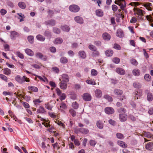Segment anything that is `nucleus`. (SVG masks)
I'll return each instance as SVG.
<instances>
[{"mask_svg":"<svg viewBox=\"0 0 153 153\" xmlns=\"http://www.w3.org/2000/svg\"><path fill=\"white\" fill-rule=\"evenodd\" d=\"M115 3L120 6V8L124 10L126 7V3L124 0H117L115 1Z\"/></svg>","mask_w":153,"mask_h":153,"instance_id":"1","label":"nucleus"},{"mask_svg":"<svg viewBox=\"0 0 153 153\" xmlns=\"http://www.w3.org/2000/svg\"><path fill=\"white\" fill-rule=\"evenodd\" d=\"M133 10L135 14H136L141 16H144L146 13L145 11L138 8L134 7Z\"/></svg>","mask_w":153,"mask_h":153,"instance_id":"2","label":"nucleus"},{"mask_svg":"<svg viewBox=\"0 0 153 153\" xmlns=\"http://www.w3.org/2000/svg\"><path fill=\"white\" fill-rule=\"evenodd\" d=\"M74 131L76 134L80 132L82 134H86L89 133V131L87 128H77L74 129Z\"/></svg>","mask_w":153,"mask_h":153,"instance_id":"3","label":"nucleus"},{"mask_svg":"<svg viewBox=\"0 0 153 153\" xmlns=\"http://www.w3.org/2000/svg\"><path fill=\"white\" fill-rule=\"evenodd\" d=\"M55 91L59 97V100L61 101L64 100L66 98V95L65 93H62L61 91L58 88L55 89Z\"/></svg>","mask_w":153,"mask_h":153,"instance_id":"4","label":"nucleus"},{"mask_svg":"<svg viewBox=\"0 0 153 153\" xmlns=\"http://www.w3.org/2000/svg\"><path fill=\"white\" fill-rule=\"evenodd\" d=\"M79 7L77 5L72 4L69 7V10L73 13H77L80 10Z\"/></svg>","mask_w":153,"mask_h":153,"instance_id":"5","label":"nucleus"},{"mask_svg":"<svg viewBox=\"0 0 153 153\" xmlns=\"http://www.w3.org/2000/svg\"><path fill=\"white\" fill-rule=\"evenodd\" d=\"M105 111L107 114H111L114 113V110L113 108L109 107L105 108Z\"/></svg>","mask_w":153,"mask_h":153,"instance_id":"6","label":"nucleus"},{"mask_svg":"<svg viewBox=\"0 0 153 153\" xmlns=\"http://www.w3.org/2000/svg\"><path fill=\"white\" fill-rule=\"evenodd\" d=\"M36 57L39 58L44 61H46L47 60V57L45 55H43L42 53H36Z\"/></svg>","mask_w":153,"mask_h":153,"instance_id":"7","label":"nucleus"},{"mask_svg":"<svg viewBox=\"0 0 153 153\" xmlns=\"http://www.w3.org/2000/svg\"><path fill=\"white\" fill-rule=\"evenodd\" d=\"M119 117L121 122H125L127 119V116L125 114H120Z\"/></svg>","mask_w":153,"mask_h":153,"instance_id":"8","label":"nucleus"},{"mask_svg":"<svg viewBox=\"0 0 153 153\" xmlns=\"http://www.w3.org/2000/svg\"><path fill=\"white\" fill-rule=\"evenodd\" d=\"M116 71L117 73L121 75H124L126 73L125 70L121 68H117L116 69Z\"/></svg>","mask_w":153,"mask_h":153,"instance_id":"9","label":"nucleus"},{"mask_svg":"<svg viewBox=\"0 0 153 153\" xmlns=\"http://www.w3.org/2000/svg\"><path fill=\"white\" fill-rule=\"evenodd\" d=\"M82 97L83 100L86 101H89L91 100V95L88 93L84 94L83 95Z\"/></svg>","mask_w":153,"mask_h":153,"instance_id":"10","label":"nucleus"},{"mask_svg":"<svg viewBox=\"0 0 153 153\" xmlns=\"http://www.w3.org/2000/svg\"><path fill=\"white\" fill-rule=\"evenodd\" d=\"M116 35L119 37H123L124 36V33L123 30L121 29H119L117 30Z\"/></svg>","mask_w":153,"mask_h":153,"instance_id":"11","label":"nucleus"},{"mask_svg":"<svg viewBox=\"0 0 153 153\" xmlns=\"http://www.w3.org/2000/svg\"><path fill=\"white\" fill-rule=\"evenodd\" d=\"M102 36L103 39L106 41H109L110 40L111 38L110 35L107 33H104L102 35Z\"/></svg>","mask_w":153,"mask_h":153,"instance_id":"12","label":"nucleus"},{"mask_svg":"<svg viewBox=\"0 0 153 153\" xmlns=\"http://www.w3.org/2000/svg\"><path fill=\"white\" fill-rule=\"evenodd\" d=\"M62 81L65 82H68L69 81V78L68 75L66 74H64L62 75Z\"/></svg>","mask_w":153,"mask_h":153,"instance_id":"13","label":"nucleus"},{"mask_svg":"<svg viewBox=\"0 0 153 153\" xmlns=\"http://www.w3.org/2000/svg\"><path fill=\"white\" fill-rule=\"evenodd\" d=\"M59 80L61 81L59 83L60 88L62 89H66L67 87V82L61 81L60 79H59Z\"/></svg>","mask_w":153,"mask_h":153,"instance_id":"14","label":"nucleus"},{"mask_svg":"<svg viewBox=\"0 0 153 153\" xmlns=\"http://www.w3.org/2000/svg\"><path fill=\"white\" fill-rule=\"evenodd\" d=\"M75 21L77 23L82 24L83 23L82 18L80 16H77L74 17Z\"/></svg>","mask_w":153,"mask_h":153,"instance_id":"15","label":"nucleus"},{"mask_svg":"<svg viewBox=\"0 0 153 153\" xmlns=\"http://www.w3.org/2000/svg\"><path fill=\"white\" fill-rule=\"evenodd\" d=\"M68 108L66 104L63 102H62L60 104V107L58 108L59 110L62 111L63 110H66Z\"/></svg>","mask_w":153,"mask_h":153,"instance_id":"16","label":"nucleus"},{"mask_svg":"<svg viewBox=\"0 0 153 153\" xmlns=\"http://www.w3.org/2000/svg\"><path fill=\"white\" fill-rule=\"evenodd\" d=\"M19 36V33L16 31H12L10 33V37L12 39H14Z\"/></svg>","mask_w":153,"mask_h":153,"instance_id":"17","label":"nucleus"},{"mask_svg":"<svg viewBox=\"0 0 153 153\" xmlns=\"http://www.w3.org/2000/svg\"><path fill=\"white\" fill-rule=\"evenodd\" d=\"M45 24L47 25L54 26L55 25L56 22L55 20L53 19H51L46 21Z\"/></svg>","mask_w":153,"mask_h":153,"instance_id":"18","label":"nucleus"},{"mask_svg":"<svg viewBox=\"0 0 153 153\" xmlns=\"http://www.w3.org/2000/svg\"><path fill=\"white\" fill-rule=\"evenodd\" d=\"M16 80L20 84H22L24 83L23 80V76L22 77L20 75L16 76L15 78Z\"/></svg>","mask_w":153,"mask_h":153,"instance_id":"19","label":"nucleus"},{"mask_svg":"<svg viewBox=\"0 0 153 153\" xmlns=\"http://www.w3.org/2000/svg\"><path fill=\"white\" fill-rule=\"evenodd\" d=\"M147 100L149 101H151L153 100V95L150 92L147 91Z\"/></svg>","mask_w":153,"mask_h":153,"instance_id":"20","label":"nucleus"},{"mask_svg":"<svg viewBox=\"0 0 153 153\" xmlns=\"http://www.w3.org/2000/svg\"><path fill=\"white\" fill-rule=\"evenodd\" d=\"M117 143L119 145L123 148H126L127 147V145L122 141L119 140L117 141Z\"/></svg>","mask_w":153,"mask_h":153,"instance_id":"21","label":"nucleus"},{"mask_svg":"<svg viewBox=\"0 0 153 153\" xmlns=\"http://www.w3.org/2000/svg\"><path fill=\"white\" fill-rule=\"evenodd\" d=\"M102 95L101 91L99 89H96L95 91V95L97 97L100 98Z\"/></svg>","mask_w":153,"mask_h":153,"instance_id":"22","label":"nucleus"},{"mask_svg":"<svg viewBox=\"0 0 153 153\" xmlns=\"http://www.w3.org/2000/svg\"><path fill=\"white\" fill-rule=\"evenodd\" d=\"M145 147L147 150H152L153 149V143L151 142L147 143Z\"/></svg>","mask_w":153,"mask_h":153,"instance_id":"23","label":"nucleus"},{"mask_svg":"<svg viewBox=\"0 0 153 153\" xmlns=\"http://www.w3.org/2000/svg\"><path fill=\"white\" fill-rule=\"evenodd\" d=\"M143 6L148 10H152L151 7H152V3L149 2L146 3L144 4Z\"/></svg>","mask_w":153,"mask_h":153,"instance_id":"24","label":"nucleus"},{"mask_svg":"<svg viewBox=\"0 0 153 153\" xmlns=\"http://www.w3.org/2000/svg\"><path fill=\"white\" fill-rule=\"evenodd\" d=\"M96 15L99 17H102L103 15V12L101 9H98L96 11Z\"/></svg>","mask_w":153,"mask_h":153,"instance_id":"25","label":"nucleus"},{"mask_svg":"<svg viewBox=\"0 0 153 153\" xmlns=\"http://www.w3.org/2000/svg\"><path fill=\"white\" fill-rule=\"evenodd\" d=\"M25 52L28 55L30 56H32L34 55L33 51L31 49L27 48L25 49Z\"/></svg>","mask_w":153,"mask_h":153,"instance_id":"26","label":"nucleus"},{"mask_svg":"<svg viewBox=\"0 0 153 153\" xmlns=\"http://www.w3.org/2000/svg\"><path fill=\"white\" fill-rule=\"evenodd\" d=\"M142 95V93L138 92L137 91H135L134 94V98L135 99H139Z\"/></svg>","mask_w":153,"mask_h":153,"instance_id":"27","label":"nucleus"},{"mask_svg":"<svg viewBox=\"0 0 153 153\" xmlns=\"http://www.w3.org/2000/svg\"><path fill=\"white\" fill-rule=\"evenodd\" d=\"M42 102V100L39 99H36L33 100V102L35 106L37 107L39 105V104Z\"/></svg>","mask_w":153,"mask_h":153,"instance_id":"28","label":"nucleus"},{"mask_svg":"<svg viewBox=\"0 0 153 153\" xmlns=\"http://www.w3.org/2000/svg\"><path fill=\"white\" fill-rule=\"evenodd\" d=\"M113 51L111 50H108L105 52V55L107 56H112Z\"/></svg>","mask_w":153,"mask_h":153,"instance_id":"29","label":"nucleus"},{"mask_svg":"<svg viewBox=\"0 0 153 153\" xmlns=\"http://www.w3.org/2000/svg\"><path fill=\"white\" fill-rule=\"evenodd\" d=\"M63 42L62 39L61 38H56L54 41V43L55 44H60Z\"/></svg>","mask_w":153,"mask_h":153,"instance_id":"30","label":"nucleus"},{"mask_svg":"<svg viewBox=\"0 0 153 153\" xmlns=\"http://www.w3.org/2000/svg\"><path fill=\"white\" fill-rule=\"evenodd\" d=\"M3 73L4 74L8 75L11 74V70L7 68H6L4 69H3Z\"/></svg>","mask_w":153,"mask_h":153,"instance_id":"31","label":"nucleus"},{"mask_svg":"<svg viewBox=\"0 0 153 153\" xmlns=\"http://www.w3.org/2000/svg\"><path fill=\"white\" fill-rule=\"evenodd\" d=\"M132 73L134 75L138 76L140 75V72L139 70L136 68L133 70Z\"/></svg>","mask_w":153,"mask_h":153,"instance_id":"32","label":"nucleus"},{"mask_svg":"<svg viewBox=\"0 0 153 153\" xmlns=\"http://www.w3.org/2000/svg\"><path fill=\"white\" fill-rule=\"evenodd\" d=\"M114 94L117 95H121L123 93V91L122 90L119 89H115L114 90Z\"/></svg>","mask_w":153,"mask_h":153,"instance_id":"33","label":"nucleus"},{"mask_svg":"<svg viewBox=\"0 0 153 153\" xmlns=\"http://www.w3.org/2000/svg\"><path fill=\"white\" fill-rule=\"evenodd\" d=\"M45 111L43 107L41 106L37 110V112L38 113L43 114L45 112Z\"/></svg>","mask_w":153,"mask_h":153,"instance_id":"34","label":"nucleus"},{"mask_svg":"<svg viewBox=\"0 0 153 153\" xmlns=\"http://www.w3.org/2000/svg\"><path fill=\"white\" fill-rule=\"evenodd\" d=\"M61 29L63 31L68 32L70 30L69 27L67 25H64L61 27Z\"/></svg>","mask_w":153,"mask_h":153,"instance_id":"35","label":"nucleus"},{"mask_svg":"<svg viewBox=\"0 0 153 153\" xmlns=\"http://www.w3.org/2000/svg\"><path fill=\"white\" fill-rule=\"evenodd\" d=\"M79 55L82 59H84L86 57L85 53L84 51H80L79 52Z\"/></svg>","mask_w":153,"mask_h":153,"instance_id":"36","label":"nucleus"},{"mask_svg":"<svg viewBox=\"0 0 153 153\" xmlns=\"http://www.w3.org/2000/svg\"><path fill=\"white\" fill-rule=\"evenodd\" d=\"M28 89L29 91H32L35 92H37L38 91V88L34 86H29L28 87Z\"/></svg>","mask_w":153,"mask_h":153,"instance_id":"37","label":"nucleus"},{"mask_svg":"<svg viewBox=\"0 0 153 153\" xmlns=\"http://www.w3.org/2000/svg\"><path fill=\"white\" fill-rule=\"evenodd\" d=\"M133 86L135 88H140L141 87L140 83L137 82H135L133 83Z\"/></svg>","mask_w":153,"mask_h":153,"instance_id":"38","label":"nucleus"},{"mask_svg":"<svg viewBox=\"0 0 153 153\" xmlns=\"http://www.w3.org/2000/svg\"><path fill=\"white\" fill-rule=\"evenodd\" d=\"M60 62L62 63L65 64L68 62L67 58L65 57H62L60 59Z\"/></svg>","mask_w":153,"mask_h":153,"instance_id":"39","label":"nucleus"},{"mask_svg":"<svg viewBox=\"0 0 153 153\" xmlns=\"http://www.w3.org/2000/svg\"><path fill=\"white\" fill-rule=\"evenodd\" d=\"M19 6L21 9H25L26 7L25 4L23 2H20L18 3Z\"/></svg>","mask_w":153,"mask_h":153,"instance_id":"40","label":"nucleus"},{"mask_svg":"<svg viewBox=\"0 0 153 153\" xmlns=\"http://www.w3.org/2000/svg\"><path fill=\"white\" fill-rule=\"evenodd\" d=\"M118 111L120 114H125L126 111V109L123 108H120L117 110Z\"/></svg>","mask_w":153,"mask_h":153,"instance_id":"41","label":"nucleus"},{"mask_svg":"<svg viewBox=\"0 0 153 153\" xmlns=\"http://www.w3.org/2000/svg\"><path fill=\"white\" fill-rule=\"evenodd\" d=\"M36 39L41 41H44L45 40V38L41 35H38L36 36Z\"/></svg>","mask_w":153,"mask_h":153,"instance_id":"42","label":"nucleus"},{"mask_svg":"<svg viewBox=\"0 0 153 153\" xmlns=\"http://www.w3.org/2000/svg\"><path fill=\"white\" fill-rule=\"evenodd\" d=\"M97 127L100 129H101L103 128V124L100 121H98L96 123Z\"/></svg>","mask_w":153,"mask_h":153,"instance_id":"43","label":"nucleus"},{"mask_svg":"<svg viewBox=\"0 0 153 153\" xmlns=\"http://www.w3.org/2000/svg\"><path fill=\"white\" fill-rule=\"evenodd\" d=\"M69 112L73 117H75L76 115V111L72 108L69 110Z\"/></svg>","mask_w":153,"mask_h":153,"instance_id":"44","label":"nucleus"},{"mask_svg":"<svg viewBox=\"0 0 153 153\" xmlns=\"http://www.w3.org/2000/svg\"><path fill=\"white\" fill-rule=\"evenodd\" d=\"M144 136L149 138L152 139L153 135L149 132H145L144 133Z\"/></svg>","mask_w":153,"mask_h":153,"instance_id":"45","label":"nucleus"},{"mask_svg":"<svg viewBox=\"0 0 153 153\" xmlns=\"http://www.w3.org/2000/svg\"><path fill=\"white\" fill-rule=\"evenodd\" d=\"M144 78L145 80L147 81H149L151 80V76L148 74H146L145 75Z\"/></svg>","mask_w":153,"mask_h":153,"instance_id":"46","label":"nucleus"},{"mask_svg":"<svg viewBox=\"0 0 153 153\" xmlns=\"http://www.w3.org/2000/svg\"><path fill=\"white\" fill-rule=\"evenodd\" d=\"M131 63L135 66H136L138 65V63L137 60L134 59H132L130 60Z\"/></svg>","mask_w":153,"mask_h":153,"instance_id":"47","label":"nucleus"},{"mask_svg":"<svg viewBox=\"0 0 153 153\" xmlns=\"http://www.w3.org/2000/svg\"><path fill=\"white\" fill-rule=\"evenodd\" d=\"M86 82L89 84L93 85H95L96 84V83L92 79L87 80L86 81Z\"/></svg>","mask_w":153,"mask_h":153,"instance_id":"48","label":"nucleus"},{"mask_svg":"<svg viewBox=\"0 0 153 153\" xmlns=\"http://www.w3.org/2000/svg\"><path fill=\"white\" fill-rule=\"evenodd\" d=\"M112 61L114 63L117 64L120 62V59L118 58L114 57L113 58Z\"/></svg>","mask_w":153,"mask_h":153,"instance_id":"49","label":"nucleus"},{"mask_svg":"<svg viewBox=\"0 0 153 153\" xmlns=\"http://www.w3.org/2000/svg\"><path fill=\"white\" fill-rule=\"evenodd\" d=\"M44 35L50 38L51 36V33L48 30H46L45 32Z\"/></svg>","mask_w":153,"mask_h":153,"instance_id":"50","label":"nucleus"},{"mask_svg":"<svg viewBox=\"0 0 153 153\" xmlns=\"http://www.w3.org/2000/svg\"><path fill=\"white\" fill-rule=\"evenodd\" d=\"M53 31L54 33L57 34H59L60 33V30L56 27L53 28Z\"/></svg>","mask_w":153,"mask_h":153,"instance_id":"51","label":"nucleus"},{"mask_svg":"<svg viewBox=\"0 0 153 153\" xmlns=\"http://www.w3.org/2000/svg\"><path fill=\"white\" fill-rule=\"evenodd\" d=\"M104 98L108 100L109 101H112L113 99L111 97L108 95H105L104 96Z\"/></svg>","mask_w":153,"mask_h":153,"instance_id":"52","label":"nucleus"},{"mask_svg":"<svg viewBox=\"0 0 153 153\" xmlns=\"http://www.w3.org/2000/svg\"><path fill=\"white\" fill-rule=\"evenodd\" d=\"M27 39L30 43H32L34 41L33 36H29L27 37Z\"/></svg>","mask_w":153,"mask_h":153,"instance_id":"53","label":"nucleus"},{"mask_svg":"<svg viewBox=\"0 0 153 153\" xmlns=\"http://www.w3.org/2000/svg\"><path fill=\"white\" fill-rule=\"evenodd\" d=\"M116 136L117 137L120 139H123L124 138L123 135L120 133H117L116 134Z\"/></svg>","mask_w":153,"mask_h":153,"instance_id":"54","label":"nucleus"},{"mask_svg":"<svg viewBox=\"0 0 153 153\" xmlns=\"http://www.w3.org/2000/svg\"><path fill=\"white\" fill-rule=\"evenodd\" d=\"M72 107L75 109H77L79 107V105L76 102H74L72 103Z\"/></svg>","mask_w":153,"mask_h":153,"instance_id":"55","label":"nucleus"},{"mask_svg":"<svg viewBox=\"0 0 153 153\" xmlns=\"http://www.w3.org/2000/svg\"><path fill=\"white\" fill-rule=\"evenodd\" d=\"M93 52L92 54V56L93 57H95L99 56L100 53L99 51L96 50Z\"/></svg>","mask_w":153,"mask_h":153,"instance_id":"56","label":"nucleus"},{"mask_svg":"<svg viewBox=\"0 0 153 153\" xmlns=\"http://www.w3.org/2000/svg\"><path fill=\"white\" fill-rule=\"evenodd\" d=\"M0 78L6 82H7V78L6 76L2 74H0Z\"/></svg>","mask_w":153,"mask_h":153,"instance_id":"57","label":"nucleus"},{"mask_svg":"<svg viewBox=\"0 0 153 153\" xmlns=\"http://www.w3.org/2000/svg\"><path fill=\"white\" fill-rule=\"evenodd\" d=\"M89 48L91 50L95 51L97 50L96 48L92 45H90L88 46Z\"/></svg>","mask_w":153,"mask_h":153,"instance_id":"58","label":"nucleus"},{"mask_svg":"<svg viewBox=\"0 0 153 153\" xmlns=\"http://www.w3.org/2000/svg\"><path fill=\"white\" fill-rule=\"evenodd\" d=\"M16 54L17 56L22 59H23L24 58V55L19 51H17Z\"/></svg>","mask_w":153,"mask_h":153,"instance_id":"59","label":"nucleus"},{"mask_svg":"<svg viewBox=\"0 0 153 153\" xmlns=\"http://www.w3.org/2000/svg\"><path fill=\"white\" fill-rule=\"evenodd\" d=\"M90 145L94 147L97 143V142L94 140H91L89 142Z\"/></svg>","mask_w":153,"mask_h":153,"instance_id":"60","label":"nucleus"},{"mask_svg":"<svg viewBox=\"0 0 153 153\" xmlns=\"http://www.w3.org/2000/svg\"><path fill=\"white\" fill-rule=\"evenodd\" d=\"M34 76H36V77H38L39 79L41 80V81H42L43 82H45V81L46 80H47V78L45 77H44V78H43L41 76H38V75H36L35 74L34 75Z\"/></svg>","mask_w":153,"mask_h":153,"instance_id":"61","label":"nucleus"},{"mask_svg":"<svg viewBox=\"0 0 153 153\" xmlns=\"http://www.w3.org/2000/svg\"><path fill=\"white\" fill-rule=\"evenodd\" d=\"M146 18L147 19L149 22H153V18L150 15L146 16Z\"/></svg>","mask_w":153,"mask_h":153,"instance_id":"62","label":"nucleus"},{"mask_svg":"<svg viewBox=\"0 0 153 153\" xmlns=\"http://www.w3.org/2000/svg\"><path fill=\"white\" fill-rule=\"evenodd\" d=\"M91 74L93 76H96L97 74V72L96 70L93 69L91 71Z\"/></svg>","mask_w":153,"mask_h":153,"instance_id":"63","label":"nucleus"},{"mask_svg":"<svg viewBox=\"0 0 153 153\" xmlns=\"http://www.w3.org/2000/svg\"><path fill=\"white\" fill-rule=\"evenodd\" d=\"M52 70L54 72L56 73H58L59 72V68L56 67H54L52 68Z\"/></svg>","mask_w":153,"mask_h":153,"instance_id":"64","label":"nucleus"}]
</instances>
